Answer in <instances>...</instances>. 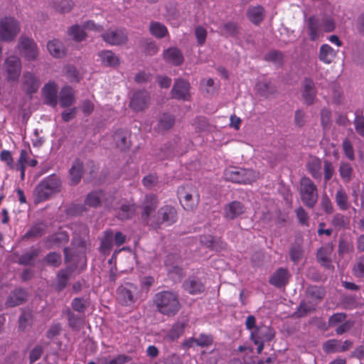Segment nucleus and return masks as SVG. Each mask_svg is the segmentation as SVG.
Masks as SVG:
<instances>
[{"label":"nucleus","mask_w":364,"mask_h":364,"mask_svg":"<svg viewBox=\"0 0 364 364\" xmlns=\"http://www.w3.org/2000/svg\"><path fill=\"white\" fill-rule=\"evenodd\" d=\"M334 50L328 44H323L320 48L319 60L325 63H331L335 58Z\"/></svg>","instance_id":"58836bf2"},{"label":"nucleus","mask_w":364,"mask_h":364,"mask_svg":"<svg viewBox=\"0 0 364 364\" xmlns=\"http://www.w3.org/2000/svg\"><path fill=\"white\" fill-rule=\"evenodd\" d=\"M68 240L69 235L64 231L53 234L47 238V242L50 247H59L67 243Z\"/></svg>","instance_id":"2f4dec72"},{"label":"nucleus","mask_w":364,"mask_h":364,"mask_svg":"<svg viewBox=\"0 0 364 364\" xmlns=\"http://www.w3.org/2000/svg\"><path fill=\"white\" fill-rule=\"evenodd\" d=\"M90 304L89 299L86 297H76L73 299L71 306L78 314L84 315Z\"/></svg>","instance_id":"79ce46f5"},{"label":"nucleus","mask_w":364,"mask_h":364,"mask_svg":"<svg viewBox=\"0 0 364 364\" xmlns=\"http://www.w3.org/2000/svg\"><path fill=\"white\" fill-rule=\"evenodd\" d=\"M338 172L342 181L345 183H349L353 176V169L351 165L346 161H341L338 168Z\"/></svg>","instance_id":"4c0bfd02"},{"label":"nucleus","mask_w":364,"mask_h":364,"mask_svg":"<svg viewBox=\"0 0 364 364\" xmlns=\"http://www.w3.org/2000/svg\"><path fill=\"white\" fill-rule=\"evenodd\" d=\"M27 292L23 288H16L11 291L8 296L5 305L6 307L12 308L23 304L27 299Z\"/></svg>","instance_id":"6ab92c4d"},{"label":"nucleus","mask_w":364,"mask_h":364,"mask_svg":"<svg viewBox=\"0 0 364 364\" xmlns=\"http://www.w3.org/2000/svg\"><path fill=\"white\" fill-rule=\"evenodd\" d=\"M42 92L45 97V102L51 107H55L58 103L56 85L53 82H49L43 87Z\"/></svg>","instance_id":"5701e85b"},{"label":"nucleus","mask_w":364,"mask_h":364,"mask_svg":"<svg viewBox=\"0 0 364 364\" xmlns=\"http://www.w3.org/2000/svg\"><path fill=\"white\" fill-rule=\"evenodd\" d=\"M1 68L8 82L18 81L22 68L21 60L18 57L11 55L6 58Z\"/></svg>","instance_id":"6e6552de"},{"label":"nucleus","mask_w":364,"mask_h":364,"mask_svg":"<svg viewBox=\"0 0 364 364\" xmlns=\"http://www.w3.org/2000/svg\"><path fill=\"white\" fill-rule=\"evenodd\" d=\"M304 255V250L301 245L299 242H295L291 245L289 250V255L291 260L296 264L302 258Z\"/></svg>","instance_id":"603ef678"},{"label":"nucleus","mask_w":364,"mask_h":364,"mask_svg":"<svg viewBox=\"0 0 364 364\" xmlns=\"http://www.w3.org/2000/svg\"><path fill=\"white\" fill-rule=\"evenodd\" d=\"M222 36H235L239 32L238 26L234 22H226L219 27Z\"/></svg>","instance_id":"a18cd8bd"},{"label":"nucleus","mask_w":364,"mask_h":364,"mask_svg":"<svg viewBox=\"0 0 364 364\" xmlns=\"http://www.w3.org/2000/svg\"><path fill=\"white\" fill-rule=\"evenodd\" d=\"M246 207L240 201L233 200L227 203L223 208V216L225 219L232 220L243 215Z\"/></svg>","instance_id":"f3484780"},{"label":"nucleus","mask_w":364,"mask_h":364,"mask_svg":"<svg viewBox=\"0 0 364 364\" xmlns=\"http://www.w3.org/2000/svg\"><path fill=\"white\" fill-rule=\"evenodd\" d=\"M68 35L77 42H81L87 37V34L83 26L77 24H75L69 28Z\"/></svg>","instance_id":"37998d69"},{"label":"nucleus","mask_w":364,"mask_h":364,"mask_svg":"<svg viewBox=\"0 0 364 364\" xmlns=\"http://www.w3.org/2000/svg\"><path fill=\"white\" fill-rule=\"evenodd\" d=\"M275 336V331L268 326L261 325L252 331L250 338L255 343L271 341Z\"/></svg>","instance_id":"2eb2a0df"},{"label":"nucleus","mask_w":364,"mask_h":364,"mask_svg":"<svg viewBox=\"0 0 364 364\" xmlns=\"http://www.w3.org/2000/svg\"><path fill=\"white\" fill-rule=\"evenodd\" d=\"M149 31L154 36L158 38H162L168 34L166 27L164 24L156 21L151 22Z\"/></svg>","instance_id":"c03bdc74"},{"label":"nucleus","mask_w":364,"mask_h":364,"mask_svg":"<svg viewBox=\"0 0 364 364\" xmlns=\"http://www.w3.org/2000/svg\"><path fill=\"white\" fill-rule=\"evenodd\" d=\"M101 63L106 67L116 68L119 65V58L112 50H104L98 53Z\"/></svg>","instance_id":"393cba45"},{"label":"nucleus","mask_w":364,"mask_h":364,"mask_svg":"<svg viewBox=\"0 0 364 364\" xmlns=\"http://www.w3.org/2000/svg\"><path fill=\"white\" fill-rule=\"evenodd\" d=\"M82 174L83 164L80 160L77 159L73 162L71 168L69 170L70 183L73 186H75L79 183Z\"/></svg>","instance_id":"cd10ccee"},{"label":"nucleus","mask_w":364,"mask_h":364,"mask_svg":"<svg viewBox=\"0 0 364 364\" xmlns=\"http://www.w3.org/2000/svg\"><path fill=\"white\" fill-rule=\"evenodd\" d=\"M177 218V211L173 206L164 205L153 215L150 226L157 228L161 225H171L176 222Z\"/></svg>","instance_id":"0eeeda50"},{"label":"nucleus","mask_w":364,"mask_h":364,"mask_svg":"<svg viewBox=\"0 0 364 364\" xmlns=\"http://www.w3.org/2000/svg\"><path fill=\"white\" fill-rule=\"evenodd\" d=\"M47 48L49 53L55 58H61L65 54L64 46L58 40L50 41L48 43Z\"/></svg>","instance_id":"c9c22d12"},{"label":"nucleus","mask_w":364,"mask_h":364,"mask_svg":"<svg viewBox=\"0 0 364 364\" xmlns=\"http://www.w3.org/2000/svg\"><path fill=\"white\" fill-rule=\"evenodd\" d=\"M306 295L311 302L317 305L325 296V290L322 287L311 286L306 289Z\"/></svg>","instance_id":"72a5a7b5"},{"label":"nucleus","mask_w":364,"mask_h":364,"mask_svg":"<svg viewBox=\"0 0 364 364\" xmlns=\"http://www.w3.org/2000/svg\"><path fill=\"white\" fill-rule=\"evenodd\" d=\"M342 146L346 156L351 161L354 160V151L350 141L348 139H345L343 141Z\"/></svg>","instance_id":"69168bd1"},{"label":"nucleus","mask_w":364,"mask_h":364,"mask_svg":"<svg viewBox=\"0 0 364 364\" xmlns=\"http://www.w3.org/2000/svg\"><path fill=\"white\" fill-rule=\"evenodd\" d=\"M295 212L299 223L302 225L308 226L309 218L306 211L302 207H299Z\"/></svg>","instance_id":"338daca9"},{"label":"nucleus","mask_w":364,"mask_h":364,"mask_svg":"<svg viewBox=\"0 0 364 364\" xmlns=\"http://www.w3.org/2000/svg\"><path fill=\"white\" fill-rule=\"evenodd\" d=\"M113 139L116 146L121 150H126L130 146L129 134L123 129L116 131L113 135Z\"/></svg>","instance_id":"c756f323"},{"label":"nucleus","mask_w":364,"mask_h":364,"mask_svg":"<svg viewBox=\"0 0 364 364\" xmlns=\"http://www.w3.org/2000/svg\"><path fill=\"white\" fill-rule=\"evenodd\" d=\"M114 233L111 230H107L104 232V235L101 240L100 249L102 252H109L113 246Z\"/></svg>","instance_id":"49530a36"},{"label":"nucleus","mask_w":364,"mask_h":364,"mask_svg":"<svg viewBox=\"0 0 364 364\" xmlns=\"http://www.w3.org/2000/svg\"><path fill=\"white\" fill-rule=\"evenodd\" d=\"M196 339V346L205 348L211 346L213 343V337L210 334L201 333Z\"/></svg>","instance_id":"680f3d73"},{"label":"nucleus","mask_w":364,"mask_h":364,"mask_svg":"<svg viewBox=\"0 0 364 364\" xmlns=\"http://www.w3.org/2000/svg\"><path fill=\"white\" fill-rule=\"evenodd\" d=\"M75 102L74 92L70 87L65 86L60 92V105L62 107L70 106Z\"/></svg>","instance_id":"473e14b6"},{"label":"nucleus","mask_w":364,"mask_h":364,"mask_svg":"<svg viewBox=\"0 0 364 364\" xmlns=\"http://www.w3.org/2000/svg\"><path fill=\"white\" fill-rule=\"evenodd\" d=\"M353 245L351 242L344 239L339 240L338 252L340 255L350 253L353 251Z\"/></svg>","instance_id":"052dcab7"},{"label":"nucleus","mask_w":364,"mask_h":364,"mask_svg":"<svg viewBox=\"0 0 364 364\" xmlns=\"http://www.w3.org/2000/svg\"><path fill=\"white\" fill-rule=\"evenodd\" d=\"M158 199L154 194L146 195L142 200L140 208L141 209V219L146 225H150L153 219L151 214L158 206Z\"/></svg>","instance_id":"f8f14e48"},{"label":"nucleus","mask_w":364,"mask_h":364,"mask_svg":"<svg viewBox=\"0 0 364 364\" xmlns=\"http://www.w3.org/2000/svg\"><path fill=\"white\" fill-rule=\"evenodd\" d=\"M184 289L191 294H197L204 290V285L196 277L188 278L183 284Z\"/></svg>","instance_id":"c85d7f7f"},{"label":"nucleus","mask_w":364,"mask_h":364,"mask_svg":"<svg viewBox=\"0 0 364 364\" xmlns=\"http://www.w3.org/2000/svg\"><path fill=\"white\" fill-rule=\"evenodd\" d=\"M61 181L59 177L51 175L43 180L35 189L36 201L48 200L60 191Z\"/></svg>","instance_id":"7ed1b4c3"},{"label":"nucleus","mask_w":364,"mask_h":364,"mask_svg":"<svg viewBox=\"0 0 364 364\" xmlns=\"http://www.w3.org/2000/svg\"><path fill=\"white\" fill-rule=\"evenodd\" d=\"M307 170L315 179L320 180L322 176L321 173V161L318 158L312 159L306 164Z\"/></svg>","instance_id":"f704fd0d"},{"label":"nucleus","mask_w":364,"mask_h":364,"mask_svg":"<svg viewBox=\"0 0 364 364\" xmlns=\"http://www.w3.org/2000/svg\"><path fill=\"white\" fill-rule=\"evenodd\" d=\"M247 16L248 19L253 23L257 25L262 21L264 17V10L262 6H251L247 9Z\"/></svg>","instance_id":"7c9ffc66"},{"label":"nucleus","mask_w":364,"mask_h":364,"mask_svg":"<svg viewBox=\"0 0 364 364\" xmlns=\"http://www.w3.org/2000/svg\"><path fill=\"white\" fill-rule=\"evenodd\" d=\"M289 276L287 269L279 268L272 275L269 283L277 287H282L287 284Z\"/></svg>","instance_id":"bb28decb"},{"label":"nucleus","mask_w":364,"mask_h":364,"mask_svg":"<svg viewBox=\"0 0 364 364\" xmlns=\"http://www.w3.org/2000/svg\"><path fill=\"white\" fill-rule=\"evenodd\" d=\"M89 230L87 226H82V235H74L72 245L75 247H85L86 240L88 236Z\"/></svg>","instance_id":"4d7b16f0"},{"label":"nucleus","mask_w":364,"mask_h":364,"mask_svg":"<svg viewBox=\"0 0 364 364\" xmlns=\"http://www.w3.org/2000/svg\"><path fill=\"white\" fill-rule=\"evenodd\" d=\"M69 326L74 331H80L85 325V316L83 314H76L70 309H68L65 313Z\"/></svg>","instance_id":"a878e982"},{"label":"nucleus","mask_w":364,"mask_h":364,"mask_svg":"<svg viewBox=\"0 0 364 364\" xmlns=\"http://www.w3.org/2000/svg\"><path fill=\"white\" fill-rule=\"evenodd\" d=\"M105 42L111 46L124 45L128 41L127 33L122 28H109L102 34Z\"/></svg>","instance_id":"ddd939ff"},{"label":"nucleus","mask_w":364,"mask_h":364,"mask_svg":"<svg viewBox=\"0 0 364 364\" xmlns=\"http://www.w3.org/2000/svg\"><path fill=\"white\" fill-rule=\"evenodd\" d=\"M300 195L304 204L309 208L315 206L318 200V189L314 183L308 177L300 181Z\"/></svg>","instance_id":"39448f33"},{"label":"nucleus","mask_w":364,"mask_h":364,"mask_svg":"<svg viewBox=\"0 0 364 364\" xmlns=\"http://www.w3.org/2000/svg\"><path fill=\"white\" fill-rule=\"evenodd\" d=\"M154 303L159 313L168 316H175L181 309L178 295L171 291H161L156 294Z\"/></svg>","instance_id":"f257e3e1"},{"label":"nucleus","mask_w":364,"mask_h":364,"mask_svg":"<svg viewBox=\"0 0 364 364\" xmlns=\"http://www.w3.org/2000/svg\"><path fill=\"white\" fill-rule=\"evenodd\" d=\"M171 93L174 99L188 100L190 97L189 82L181 78L176 79Z\"/></svg>","instance_id":"dca6fc26"},{"label":"nucleus","mask_w":364,"mask_h":364,"mask_svg":"<svg viewBox=\"0 0 364 364\" xmlns=\"http://www.w3.org/2000/svg\"><path fill=\"white\" fill-rule=\"evenodd\" d=\"M149 101V93L145 90H139L131 97L129 107L135 112H141L148 107Z\"/></svg>","instance_id":"4468645a"},{"label":"nucleus","mask_w":364,"mask_h":364,"mask_svg":"<svg viewBox=\"0 0 364 364\" xmlns=\"http://www.w3.org/2000/svg\"><path fill=\"white\" fill-rule=\"evenodd\" d=\"M174 123V117L170 114L164 113L158 121L157 129L159 131L168 130L173 126Z\"/></svg>","instance_id":"a19ab883"},{"label":"nucleus","mask_w":364,"mask_h":364,"mask_svg":"<svg viewBox=\"0 0 364 364\" xmlns=\"http://www.w3.org/2000/svg\"><path fill=\"white\" fill-rule=\"evenodd\" d=\"M137 287L134 284L125 282L118 287L117 290V299L124 306H129L136 301Z\"/></svg>","instance_id":"9b49d317"},{"label":"nucleus","mask_w":364,"mask_h":364,"mask_svg":"<svg viewBox=\"0 0 364 364\" xmlns=\"http://www.w3.org/2000/svg\"><path fill=\"white\" fill-rule=\"evenodd\" d=\"M46 226L43 223H37L33 225L24 235V238L38 237L46 232Z\"/></svg>","instance_id":"8fccbe9b"},{"label":"nucleus","mask_w":364,"mask_h":364,"mask_svg":"<svg viewBox=\"0 0 364 364\" xmlns=\"http://www.w3.org/2000/svg\"><path fill=\"white\" fill-rule=\"evenodd\" d=\"M43 262L46 265L58 267L61 264V255L55 252H52L46 255Z\"/></svg>","instance_id":"6e6d98bb"},{"label":"nucleus","mask_w":364,"mask_h":364,"mask_svg":"<svg viewBox=\"0 0 364 364\" xmlns=\"http://www.w3.org/2000/svg\"><path fill=\"white\" fill-rule=\"evenodd\" d=\"M340 346V341L336 339H331L324 343L323 348V350L327 353L341 352Z\"/></svg>","instance_id":"bf43d9fd"},{"label":"nucleus","mask_w":364,"mask_h":364,"mask_svg":"<svg viewBox=\"0 0 364 364\" xmlns=\"http://www.w3.org/2000/svg\"><path fill=\"white\" fill-rule=\"evenodd\" d=\"M258 92L264 97H268L277 92L275 86L267 81H261L257 84Z\"/></svg>","instance_id":"de8ad7c7"},{"label":"nucleus","mask_w":364,"mask_h":364,"mask_svg":"<svg viewBox=\"0 0 364 364\" xmlns=\"http://www.w3.org/2000/svg\"><path fill=\"white\" fill-rule=\"evenodd\" d=\"M224 177L233 183H250L256 180L258 173L252 169L232 167L225 171Z\"/></svg>","instance_id":"423d86ee"},{"label":"nucleus","mask_w":364,"mask_h":364,"mask_svg":"<svg viewBox=\"0 0 364 364\" xmlns=\"http://www.w3.org/2000/svg\"><path fill=\"white\" fill-rule=\"evenodd\" d=\"M302 97L304 103L311 105L314 103L316 95L314 82L309 77H305L302 82Z\"/></svg>","instance_id":"a211bd4d"},{"label":"nucleus","mask_w":364,"mask_h":364,"mask_svg":"<svg viewBox=\"0 0 364 364\" xmlns=\"http://www.w3.org/2000/svg\"><path fill=\"white\" fill-rule=\"evenodd\" d=\"M335 201L338 207L342 210H346L349 208L348 196L346 191L342 188H339L335 194Z\"/></svg>","instance_id":"e433bc0d"},{"label":"nucleus","mask_w":364,"mask_h":364,"mask_svg":"<svg viewBox=\"0 0 364 364\" xmlns=\"http://www.w3.org/2000/svg\"><path fill=\"white\" fill-rule=\"evenodd\" d=\"M19 32L18 22L11 17H5L0 20V40L12 41Z\"/></svg>","instance_id":"9d476101"},{"label":"nucleus","mask_w":364,"mask_h":364,"mask_svg":"<svg viewBox=\"0 0 364 364\" xmlns=\"http://www.w3.org/2000/svg\"><path fill=\"white\" fill-rule=\"evenodd\" d=\"M104 197L102 191H93L90 193L85 198V204L94 208L99 206Z\"/></svg>","instance_id":"3c124183"},{"label":"nucleus","mask_w":364,"mask_h":364,"mask_svg":"<svg viewBox=\"0 0 364 364\" xmlns=\"http://www.w3.org/2000/svg\"><path fill=\"white\" fill-rule=\"evenodd\" d=\"M54 6L59 12L65 13L71 10L73 3L70 0H55Z\"/></svg>","instance_id":"e2e57ef3"},{"label":"nucleus","mask_w":364,"mask_h":364,"mask_svg":"<svg viewBox=\"0 0 364 364\" xmlns=\"http://www.w3.org/2000/svg\"><path fill=\"white\" fill-rule=\"evenodd\" d=\"M335 28V21L330 16L319 17L313 15L306 20V33L312 41L319 38L323 33L332 32Z\"/></svg>","instance_id":"f03ea898"},{"label":"nucleus","mask_w":364,"mask_h":364,"mask_svg":"<svg viewBox=\"0 0 364 364\" xmlns=\"http://www.w3.org/2000/svg\"><path fill=\"white\" fill-rule=\"evenodd\" d=\"M75 267L69 266L65 269H60L58 271L56 275V284L55 289L58 291H62L64 289L68 284V281L70 279V277L74 271Z\"/></svg>","instance_id":"4be33fe9"},{"label":"nucleus","mask_w":364,"mask_h":364,"mask_svg":"<svg viewBox=\"0 0 364 364\" xmlns=\"http://www.w3.org/2000/svg\"><path fill=\"white\" fill-rule=\"evenodd\" d=\"M354 125L356 132L364 137V116L356 114Z\"/></svg>","instance_id":"774afa93"},{"label":"nucleus","mask_w":364,"mask_h":364,"mask_svg":"<svg viewBox=\"0 0 364 364\" xmlns=\"http://www.w3.org/2000/svg\"><path fill=\"white\" fill-rule=\"evenodd\" d=\"M347 314L340 312L331 315L328 321L329 328L336 327L335 332L337 335H342L350 331L354 326V321L346 320Z\"/></svg>","instance_id":"1a4fd4ad"},{"label":"nucleus","mask_w":364,"mask_h":364,"mask_svg":"<svg viewBox=\"0 0 364 364\" xmlns=\"http://www.w3.org/2000/svg\"><path fill=\"white\" fill-rule=\"evenodd\" d=\"M40 86L38 79L31 73L25 72L22 78V87L28 94L36 92Z\"/></svg>","instance_id":"412c9836"},{"label":"nucleus","mask_w":364,"mask_h":364,"mask_svg":"<svg viewBox=\"0 0 364 364\" xmlns=\"http://www.w3.org/2000/svg\"><path fill=\"white\" fill-rule=\"evenodd\" d=\"M163 59L168 64L173 66L181 65L184 58L181 50L176 47H171L164 50Z\"/></svg>","instance_id":"aec40b11"},{"label":"nucleus","mask_w":364,"mask_h":364,"mask_svg":"<svg viewBox=\"0 0 364 364\" xmlns=\"http://www.w3.org/2000/svg\"><path fill=\"white\" fill-rule=\"evenodd\" d=\"M333 248L331 246H324L320 247L316 253V259L318 262L328 269H333L331 264V255Z\"/></svg>","instance_id":"b1692460"},{"label":"nucleus","mask_w":364,"mask_h":364,"mask_svg":"<svg viewBox=\"0 0 364 364\" xmlns=\"http://www.w3.org/2000/svg\"><path fill=\"white\" fill-rule=\"evenodd\" d=\"M264 59L267 61L273 63L276 65L280 66L283 64L284 55L281 51L272 50L265 55Z\"/></svg>","instance_id":"5fc2aeb1"},{"label":"nucleus","mask_w":364,"mask_h":364,"mask_svg":"<svg viewBox=\"0 0 364 364\" xmlns=\"http://www.w3.org/2000/svg\"><path fill=\"white\" fill-rule=\"evenodd\" d=\"M353 273L356 277H364V255L358 258L353 265Z\"/></svg>","instance_id":"0e129e2a"},{"label":"nucleus","mask_w":364,"mask_h":364,"mask_svg":"<svg viewBox=\"0 0 364 364\" xmlns=\"http://www.w3.org/2000/svg\"><path fill=\"white\" fill-rule=\"evenodd\" d=\"M316 304L310 301L309 303L301 301L297 309L296 314L298 317H304L308 314L316 311Z\"/></svg>","instance_id":"864d4df0"},{"label":"nucleus","mask_w":364,"mask_h":364,"mask_svg":"<svg viewBox=\"0 0 364 364\" xmlns=\"http://www.w3.org/2000/svg\"><path fill=\"white\" fill-rule=\"evenodd\" d=\"M177 193L180 203L185 210H193L198 205L200 195L196 187L189 185L179 187Z\"/></svg>","instance_id":"20e7f679"},{"label":"nucleus","mask_w":364,"mask_h":364,"mask_svg":"<svg viewBox=\"0 0 364 364\" xmlns=\"http://www.w3.org/2000/svg\"><path fill=\"white\" fill-rule=\"evenodd\" d=\"M184 328L183 325L181 323H176L173 326L171 329L166 334V338L171 341H173L178 338L183 333Z\"/></svg>","instance_id":"13d9d810"},{"label":"nucleus","mask_w":364,"mask_h":364,"mask_svg":"<svg viewBox=\"0 0 364 364\" xmlns=\"http://www.w3.org/2000/svg\"><path fill=\"white\" fill-rule=\"evenodd\" d=\"M135 213V207L131 204H123L117 212V217L122 220L130 219Z\"/></svg>","instance_id":"09e8293b"},{"label":"nucleus","mask_w":364,"mask_h":364,"mask_svg":"<svg viewBox=\"0 0 364 364\" xmlns=\"http://www.w3.org/2000/svg\"><path fill=\"white\" fill-rule=\"evenodd\" d=\"M39 255V250L38 249H31L24 252L18 258V264L22 265H34L35 259Z\"/></svg>","instance_id":"ea45409f"}]
</instances>
